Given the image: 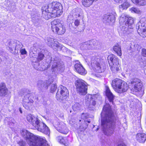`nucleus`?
I'll return each instance as SVG.
<instances>
[{
  "instance_id": "obj_1",
  "label": "nucleus",
  "mask_w": 146,
  "mask_h": 146,
  "mask_svg": "<svg viewBox=\"0 0 146 146\" xmlns=\"http://www.w3.org/2000/svg\"><path fill=\"white\" fill-rule=\"evenodd\" d=\"M101 115L102 130L105 135L110 136L114 132L116 118L109 104L104 106Z\"/></svg>"
},
{
  "instance_id": "obj_2",
  "label": "nucleus",
  "mask_w": 146,
  "mask_h": 146,
  "mask_svg": "<svg viewBox=\"0 0 146 146\" xmlns=\"http://www.w3.org/2000/svg\"><path fill=\"white\" fill-rule=\"evenodd\" d=\"M21 133L30 146H47L44 137L35 136L25 129L23 130Z\"/></svg>"
},
{
  "instance_id": "obj_3",
  "label": "nucleus",
  "mask_w": 146,
  "mask_h": 146,
  "mask_svg": "<svg viewBox=\"0 0 146 146\" xmlns=\"http://www.w3.org/2000/svg\"><path fill=\"white\" fill-rule=\"evenodd\" d=\"M111 85L114 90L120 94L127 92L129 88L127 83L117 78L113 80Z\"/></svg>"
},
{
  "instance_id": "obj_4",
  "label": "nucleus",
  "mask_w": 146,
  "mask_h": 146,
  "mask_svg": "<svg viewBox=\"0 0 146 146\" xmlns=\"http://www.w3.org/2000/svg\"><path fill=\"white\" fill-rule=\"evenodd\" d=\"M48 11L51 12L54 17H59L62 13L61 4L57 2H53L46 5Z\"/></svg>"
},
{
  "instance_id": "obj_5",
  "label": "nucleus",
  "mask_w": 146,
  "mask_h": 146,
  "mask_svg": "<svg viewBox=\"0 0 146 146\" xmlns=\"http://www.w3.org/2000/svg\"><path fill=\"white\" fill-rule=\"evenodd\" d=\"M108 58L111 71L114 73H117L120 68L118 59L113 54L109 55Z\"/></svg>"
},
{
  "instance_id": "obj_6",
  "label": "nucleus",
  "mask_w": 146,
  "mask_h": 146,
  "mask_svg": "<svg viewBox=\"0 0 146 146\" xmlns=\"http://www.w3.org/2000/svg\"><path fill=\"white\" fill-rule=\"evenodd\" d=\"M6 46L7 48H8L10 52L14 54H17L19 50H20L23 47L22 43L16 40H11L8 41Z\"/></svg>"
},
{
  "instance_id": "obj_7",
  "label": "nucleus",
  "mask_w": 146,
  "mask_h": 146,
  "mask_svg": "<svg viewBox=\"0 0 146 146\" xmlns=\"http://www.w3.org/2000/svg\"><path fill=\"white\" fill-rule=\"evenodd\" d=\"M77 92L81 95H85L87 93L88 88L86 83L82 79L77 80L75 82Z\"/></svg>"
},
{
  "instance_id": "obj_8",
  "label": "nucleus",
  "mask_w": 146,
  "mask_h": 146,
  "mask_svg": "<svg viewBox=\"0 0 146 146\" xmlns=\"http://www.w3.org/2000/svg\"><path fill=\"white\" fill-rule=\"evenodd\" d=\"M68 95V92L66 88L61 85L58 89L56 93V98L57 100H62L65 99Z\"/></svg>"
},
{
  "instance_id": "obj_9",
  "label": "nucleus",
  "mask_w": 146,
  "mask_h": 146,
  "mask_svg": "<svg viewBox=\"0 0 146 146\" xmlns=\"http://www.w3.org/2000/svg\"><path fill=\"white\" fill-rule=\"evenodd\" d=\"M129 86L132 91L137 92L141 90L143 84L140 80L135 78L131 81Z\"/></svg>"
},
{
  "instance_id": "obj_10",
  "label": "nucleus",
  "mask_w": 146,
  "mask_h": 146,
  "mask_svg": "<svg viewBox=\"0 0 146 146\" xmlns=\"http://www.w3.org/2000/svg\"><path fill=\"white\" fill-rule=\"evenodd\" d=\"M35 128L38 131L44 134L48 135L50 131L48 127L46 125L41 121H40L35 127Z\"/></svg>"
},
{
  "instance_id": "obj_11",
  "label": "nucleus",
  "mask_w": 146,
  "mask_h": 146,
  "mask_svg": "<svg viewBox=\"0 0 146 146\" xmlns=\"http://www.w3.org/2000/svg\"><path fill=\"white\" fill-rule=\"evenodd\" d=\"M30 94L27 93L24 96L23 100V107L26 109L28 110L33 105V100L30 98Z\"/></svg>"
},
{
  "instance_id": "obj_12",
  "label": "nucleus",
  "mask_w": 146,
  "mask_h": 146,
  "mask_svg": "<svg viewBox=\"0 0 146 146\" xmlns=\"http://www.w3.org/2000/svg\"><path fill=\"white\" fill-rule=\"evenodd\" d=\"M55 127L57 130L60 133L66 134L68 132L66 124L62 121L57 122L55 125Z\"/></svg>"
},
{
  "instance_id": "obj_13",
  "label": "nucleus",
  "mask_w": 146,
  "mask_h": 146,
  "mask_svg": "<svg viewBox=\"0 0 146 146\" xmlns=\"http://www.w3.org/2000/svg\"><path fill=\"white\" fill-rule=\"evenodd\" d=\"M52 64L51 67V70L52 72H56L63 70L64 67L63 63L62 62H58L55 60L52 62Z\"/></svg>"
},
{
  "instance_id": "obj_14",
  "label": "nucleus",
  "mask_w": 146,
  "mask_h": 146,
  "mask_svg": "<svg viewBox=\"0 0 146 146\" xmlns=\"http://www.w3.org/2000/svg\"><path fill=\"white\" fill-rule=\"evenodd\" d=\"M27 121L35 127L40 121L38 116L31 114H29L27 115Z\"/></svg>"
},
{
  "instance_id": "obj_15",
  "label": "nucleus",
  "mask_w": 146,
  "mask_h": 146,
  "mask_svg": "<svg viewBox=\"0 0 146 146\" xmlns=\"http://www.w3.org/2000/svg\"><path fill=\"white\" fill-rule=\"evenodd\" d=\"M100 59L96 57H93L91 59L92 65L98 71V72H102L101 70L102 67L100 63Z\"/></svg>"
},
{
  "instance_id": "obj_16",
  "label": "nucleus",
  "mask_w": 146,
  "mask_h": 146,
  "mask_svg": "<svg viewBox=\"0 0 146 146\" xmlns=\"http://www.w3.org/2000/svg\"><path fill=\"white\" fill-rule=\"evenodd\" d=\"M136 29L140 36L143 38L146 37V28L144 27V24L139 22L137 25Z\"/></svg>"
},
{
  "instance_id": "obj_17",
  "label": "nucleus",
  "mask_w": 146,
  "mask_h": 146,
  "mask_svg": "<svg viewBox=\"0 0 146 146\" xmlns=\"http://www.w3.org/2000/svg\"><path fill=\"white\" fill-rule=\"evenodd\" d=\"M42 17L45 19L48 20L52 17H54L51 12L48 11L46 6H44L42 8Z\"/></svg>"
},
{
  "instance_id": "obj_18",
  "label": "nucleus",
  "mask_w": 146,
  "mask_h": 146,
  "mask_svg": "<svg viewBox=\"0 0 146 146\" xmlns=\"http://www.w3.org/2000/svg\"><path fill=\"white\" fill-rule=\"evenodd\" d=\"M92 98V96L91 95H87L86 96L87 100L86 102L87 105L90 110H94L96 104V102Z\"/></svg>"
},
{
  "instance_id": "obj_19",
  "label": "nucleus",
  "mask_w": 146,
  "mask_h": 146,
  "mask_svg": "<svg viewBox=\"0 0 146 146\" xmlns=\"http://www.w3.org/2000/svg\"><path fill=\"white\" fill-rule=\"evenodd\" d=\"M131 26L129 27H125L124 26H121L119 29V34L121 35H125L129 34L131 33L133 31V29Z\"/></svg>"
},
{
  "instance_id": "obj_20",
  "label": "nucleus",
  "mask_w": 146,
  "mask_h": 146,
  "mask_svg": "<svg viewBox=\"0 0 146 146\" xmlns=\"http://www.w3.org/2000/svg\"><path fill=\"white\" fill-rule=\"evenodd\" d=\"M74 67L76 71L79 74L82 75H84L87 73L86 70L80 63H76Z\"/></svg>"
},
{
  "instance_id": "obj_21",
  "label": "nucleus",
  "mask_w": 146,
  "mask_h": 146,
  "mask_svg": "<svg viewBox=\"0 0 146 146\" xmlns=\"http://www.w3.org/2000/svg\"><path fill=\"white\" fill-rule=\"evenodd\" d=\"M116 13H111L109 15H106L104 16V19L106 22L110 23L111 22L113 23L115 20Z\"/></svg>"
},
{
  "instance_id": "obj_22",
  "label": "nucleus",
  "mask_w": 146,
  "mask_h": 146,
  "mask_svg": "<svg viewBox=\"0 0 146 146\" xmlns=\"http://www.w3.org/2000/svg\"><path fill=\"white\" fill-rule=\"evenodd\" d=\"M51 83L50 82L49 83L48 81L45 82L42 80H39L37 84V86L38 88L40 90L46 89L48 88V86Z\"/></svg>"
},
{
  "instance_id": "obj_23",
  "label": "nucleus",
  "mask_w": 146,
  "mask_h": 146,
  "mask_svg": "<svg viewBox=\"0 0 146 146\" xmlns=\"http://www.w3.org/2000/svg\"><path fill=\"white\" fill-rule=\"evenodd\" d=\"M136 137L137 140L140 143H144L146 140V134L144 133H137Z\"/></svg>"
},
{
  "instance_id": "obj_24",
  "label": "nucleus",
  "mask_w": 146,
  "mask_h": 146,
  "mask_svg": "<svg viewBox=\"0 0 146 146\" xmlns=\"http://www.w3.org/2000/svg\"><path fill=\"white\" fill-rule=\"evenodd\" d=\"M106 94L110 102H113L114 96L112 93L109 87L108 86L106 87Z\"/></svg>"
},
{
  "instance_id": "obj_25",
  "label": "nucleus",
  "mask_w": 146,
  "mask_h": 146,
  "mask_svg": "<svg viewBox=\"0 0 146 146\" xmlns=\"http://www.w3.org/2000/svg\"><path fill=\"white\" fill-rule=\"evenodd\" d=\"M106 94L110 102H113L114 96L112 93L109 87L108 86L106 87Z\"/></svg>"
},
{
  "instance_id": "obj_26",
  "label": "nucleus",
  "mask_w": 146,
  "mask_h": 146,
  "mask_svg": "<svg viewBox=\"0 0 146 146\" xmlns=\"http://www.w3.org/2000/svg\"><path fill=\"white\" fill-rule=\"evenodd\" d=\"M7 92V89L5 83H2L0 84V96L5 95Z\"/></svg>"
},
{
  "instance_id": "obj_27",
  "label": "nucleus",
  "mask_w": 146,
  "mask_h": 146,
  "mask_svg": "<svg viewBox=\"0 0 146 146\" xmlns=\"http://www.w3.org/2000/svg\"><path fill=\"white\" fill-rule=\"evenodd\" d=\"M52 31L55 33L58 34V35H62L63 34L65 31V29L63 27L62 24V26H58L56 28V30H53Z\"/></svg>"
},
{
  "instance_id": "obj_28",
  "label": "nucleus",
  "mask_w": 146,
  "mask_h": 146,
  "mask_svg": "<svg viewBox=\"0 0 146 146\" xmlns=\"http://www.w3.org/2000/svg\"><path fill=\"white\" fill-rule=\"evenodd\" d=\"M98 0H82V5L86 7H88L92 5L94 2H96Z\"/></svg>"
},
{
  "instance_id": "obj_29",
  "label": "nucleus",
  "mask_w": 146,
  "mask_h": 146,
  "mask_svg": "<svg viewBox=\"0 0 146 146\" xmlns=\"http://www.w3.org/2000/svg\"><path fill=\"white\" fill-rule=\"evenodd\" d=\"M97 42V41H96L95 40H91L89 41H88L86 43H84L83 44H82L81 46V48H82V47H84V49H87L88 48L87 47V45H96V43Z\"/></svg>"
},
{
  "instance_id": "obj_30",
  "label": "nucleus",
  "mask_w": 146,
  "mask_h": 146,
  "mask_svg": "<svg viewBox=\"0 0 146 146\" xmlns=\"http://www.w3.org/2000/svg\"><path fill=\"white\" fill-rule=\"evenodd\" d=\"M52 25V31L55 29L58 26H61L62 24L60 23L59 20H55L53 21L51 23Z\"/></svg>"
},
{
  "instance_id": "obj_31",
  "label": "nucleus",
  "mask_w": 146,
  "mask_h": 146,
  "mask_svg": "<svg viewBox=\"0 0 146 146\" xmlns=\"http://www.w3.org/2000/svg\"><path fill=\"white\" fill-rule=\"evenodd\" d=\"M113 50L119 56L122 55L121 51L120 46L118 44H116L113 47Z\"/></svg>"
},
{
  "instance_id": "obj_32",
  "label": "nucleus",
  "mask_w": 146,
  "mask_h": 146,
  "mask_svg": "<svg viewBox=\"0 0 146 146\" xmlns=\"http://www.w3.org/2000/svg\"><path fill=\"white\" fill-rule=\"evenodd\" d=\"M132 2L135 4L138 5L140 6H144L146 5V0H131Z\"/></svg>"
},
{
  "instance_id": "obj_33",
  "label": "nucleus",
  "mask_w": 146,
  "mask_h": 146,
  "mask_svg": "<svg viewBox=\"0 0 146 146\" xmlns=\"http://www.w3.org/2000/svg\"><path fill=\"white\" fill-rule=\"evenodd\" d=\"M130 6V4L127 1H125L122 4L119 6V9L122 10L126 9Z\"/></svg>"
},
{
  "instance_id": "obj_34",
  "label": "nucleus",
  "mask_w": 146,
  "mask_h": 146,
  "mask_svg": "<svg viewBox=\"0 0 146 146\" xmlns=\"http://www.w3.org/2000/svg\"><path fill=\"white\" fill-rule=\"evenodd\" d=\"M133 23V19L131 17H128L127 21L125 24L126 26L129 27V25H131Z\"/></svg>"
},
{
  "instance_id": "obj_35",
  "label": "nucleus",
  "mask_w": 146,
  "mask_h": 146,
  "mask_svg": "<svg viewBox=\"0 0 146 146\" xmlns=\"http://www.w3.org/2000/svg\"><path fill=\"white\" fill-rule=\"evenodd\" d=\"M128 16L125 14H122L119 19V23H123L125 21L127 20Z\"/></svg>"
},
{
  "instance_id": "obj_36",
  "label": "nucleus",
  "mask_w": 146,
  "mask_h": 146,
  "mask_svg": "<svg viewBox=\"0 0 146 146\" xmlns=\"http://www.w3.org/2000/svg\"><path fill=\"white\" fill-rule=\"evenodd\" d=\"M37 48L36 47L33 46V47L31 48V50L30 53V56L31 57H33V56L31 54L32 53L33 54H35L36 52H37Z\"/></svg>"
},
{
  "instance_id": "obj_37",
  "label": "nucleus",
  "mask_w": 146,
  "mask_h": 146,
  "mask_svg": "<svg viewBox=\"0 0 146 146\" xmlns=\"http://www.w3.org/2000/svg\"><path fill=\"white\" fill-rule=\"evenodd\" d=\"M66 138L63 137L61 136H59L56 137V139L60 143L64 144L65 143Z\"/></svg>"
},
{
  "instance_id": "obj_38",
  "label": "nucleus",
  "mask_w": 146,
  "mask_h": 146,
  "mask_svg": "<svg viewBox=\"0 0 146 146\" xmlns=\"http://www.w3.org/2000/svg\"><path fill=\"white\" fill-rule=\"evenodd\" d=\"M81 107V105L78 103H76L72 106V108L74 111H76L80 110Z\"/></svg>"
},
{
  "instance_id": "obj_39",
  "label": "nucleus",
  "mask_w": 146,
  "mask_h": 146,
  "mask_svg": "<svg viewBox=\"0 0 146 146\" xmlns=\"http://www.w3.org/2000/svg\"><path fill=\"white\" fill-rule=\"evenodd\" d=\"M7 120L8 121V124L10 125H13L15 122V121L14 119L12 117L7 118Z\"/></svg>"
},
{
  "instance_id": "obj_40",
  "label": "nucleus",
  "mask_w": 146,
  "mask_h": 146,
  "mask_svg": "<svg viewBox=\"0 0 146 146\" xmlns=\"http://www.w3.org/2000/svg\"><path fill=\"white\" fill-rule=\"evenodd\" d=\"M130 11L132 13H141L139 9L135 7H132L130 9Z\"/></svg>"
},
{
  "instance_id": "obj_41",
  "label": "nucleus",
  "mask_w": 146,
  "mask_h": 146,
  "mask_svg": "<svg viewBox=\"0 0 146 146\" xmlns=\"http://www.w3.org/2000/svg\"><path fill=\"white\" fill-rule=\"evenodd\" d=\"M55 39H54L50 38H48L47 39V44H48L49 45V46H53L52 45V43H53V42H54V40Z\"/></svg>"
},
{
  "instance_id": "obj_42",
  "label": "nucleus",
  "mask_w": 146,
  "mask_h": 146,
  "mask_svg": "<svg viewBox=\"0 0 146 146\" xmlns=\"http://www.w3.org/2000/svg\"><path fill=\"white\" fill-rule=\"evenodd\" d=\"M44 55L41 52H40L38 54V57L37 58V60L38 61H40L42 60L44 57Z\"/></svg>"
},
{
  "instance_id": "obj_43",
  "label": "nucleus",
  "mask_w": 146,
  "mask_h": 146,
  "mask_svg": "<svg viewBox=\"0 0 146 146\" xmlns=\"http://www.w3.org/2000/svg\"><path fill=\"white\" fill-rule=\"evenodd\" d=\"M52 45L53 46H51L50 47L54 48H58L60 46L59 43L56 40H55L54 41L53 43H52Z\"/></svg>"
},
{
  "instance_id": "obj_44",
  "label": "nucleus",
  "mask_w": 146,
  "mask_h": 146,
  "mask_svg": "<svg viewBox=\"0 0 146 146\" xmlns=\"http://www.w3.org/2000/svg\"><path fill=\"white\" fill-rule=\"evenodd\" d=\"M78 11V12L76 13V14H75L76 16L78 17H80L82 16L83 12L82 10L80 9H79Z\"/></svg>"
},
{
  "instance_id": "obj_45",
  "label": "nucleus",
  "mask_w": 146,
  "mask_h": 146,
  "mask_svg": "<svg viewBox=\"0 0 146 146\" xmlns=\"http://www.w3.org/2000/svg\"><path fill=\"white\" fill-rule=\"evenodd\" d=\"M56 85L55 84H52L50 89V92L52 93L54 92L56 90Z\"/></svg>"
},
{
  "instance_id": "obj_46",
  "label": "nucleus",
  "mask_w": 146,
  "mask_h": 146,
  "mask_svg": "<svg viewBox=\"0 0 146 146\" xmlns=\"http://www.w3.org/2000/svg\"><path fill=\"white\" fill-rule=\"evenodd\" d=\"M21 54L22 55L27 54V52L25 48H21L20 50Z\"/></svg>"
},
{
  "instance_id": "obj_47",
  "label": "nucleus",
  "mask_w": 146,
  "mask_h": 146,
  "mask_svg": "<svg viewBox=\"0 0 146 146\" xmlns=\"http://www.w3.org/2000/svg\"><path fill=\"white\" fill-rule=\"evenodd\" d=\"M142 54L144 56L146 57V49L143 48L142 50Z\"/></svg>"
},
{
  "instance_id": "obj_48",
  "label": "nucleus",
  "mask_w": 146,
  "mask_h": 146,
  "mask_svg": "<svg viewBox=\"0 0 146 146\" xmlns=\"http://www.w3.org/2000/svg\"><path fill=\"white\" fill-rule=\"evenodd\" d=\"M18 143L21 146H24L25 144V143L22 140L20 141Z\"/></svg>"
},
{
  "instance_id": "obj_49",
  "label": "nucleus",
  "mask_w": 146,
  "mask_h": 146,
  "mask_svg": "<svg viewBox=\"0 0 146 146\" xmlns=\"http://www.w3.org/2000/svg\"><path fill=\"white\" fill-rule=\"evenodd\" d=\"M21 91L22 92V93H23L24 94H25L28 93L29 90L27 89L24 88L21 90Z\"/></svg>"
},
{
  "instance_id": "obj_50",
  "label": "nucleus",
  "mask_w": 146,
  "mask_h": 146,
  "mask_svg": "<svg viewBox=\"0 0 146 146\" xmlns=\"http://www.w3.org/2000/svg\"><path fill=\"white\" fill-rule=\"evenodd\" d=\"M74 23L76 26H78L79 25L80 21L78 20H76L75 21Z\"/></svg>"
},
{
  "instance_id": "obj_51",
  "label": "nucleus",
  "mask_w": 146,
  "mask_h": 146,
  "mask_svg": "<svg viewBox=\"0 0 146 146\" xmlns=\"http://www.w3.org/2000/svg\"><path fill=\"white\" fill-rule=\"evenodd\" d=\"M82 118H84V117L85 118H88V115L87 114H86V113H83L82 114Z\"/></svg>"
},
{
  "instance_id": "obj_52",
  "label": "nucleus",
  "mask_w": 146,
  "mask_h": 146,
  "mask_svg": "<svg viewBox=\"0 0 146 146\" xmlns=\"http://www.w3.org/2000/svg\"><path fill=\"white\" fill-rule=\"evenodd\" d=\"M123 0H113L116 3H120L122 2Z\"/></svg>"
},
{
  "instance_id": "obj_53",
  "label": "nucleus",
  "mask_w": 146,
  "mask_h": 146,
  "mask_svg": "<svg viewBox=\"0 0 146 146\" xmlns=\"http://www.w3.org/2000/svg\"><path fill=\"white\" fill-rule=\"evenodd\" d=\"M143 63L144 64V66L143 67L144 68L145 66H146V61H145L143 62Z\"/></svg>"
},
{
  "instance_id": "obj_54",
  "label": "nucleus",
  "mask_w": 146,
  "mask_h": 146,
  "mask_svg": "<svg viewBox=\"0 0 146 146\" xmlns=\"http://www.w3.org/2000/svg\"><path fill=\"white\" fill-rule=\"evenodd\" d=\"M118 146H126L125 144H120L118 145Z\"/></svg>"
},
{
  "instance_id": "obj_55",
  "label": "nucleus",
  "mask_w": 146,
  "mask_h": 146,
  "mask_svg": "<svg viewBox=\"0 0 146 146\" xmlns=\"http://www.w3.org/2000/svg\"><path fill=\"white\" fill-rule=\"evenodd\" d=\"M35 69H36L37 70H42V69H41V68H40V69L39 68H36L35 67H34Z\"/></svg>"
},
{
  "instance_id": "obj_56",
  "label": "nucleus",
  "mask_w": 146,
  "mask_h": 146,
  "mask_svg": "<svg viewBox=\"0 0 146 146\" xmlns=\"http://www.w3.org/2000/svg\"><path fill=\"white\" fill-rule=\"evenodd\" d=\"M19 111H20V112L21 113H22V110H21L20 108L19 109Z\"/></svg>"
},
{
  "instance_id": "obj_57",
  "label": "nucleus",
  "mask_w": 146,
  "mask_h": 146,
  "mask_svg": "<svg viewBox=\"0 0 146 146\" xmlns=\"http://www.w3.org/2000/svg\"><path fill=\"white\" fill-rule=\"evenodd\" d=\"M2 60L1 59V58L0 57V64H1L2 62Z\"/></svg>"
},
{
  "instance_id": "obj_58",
  "label": "nucleus",
  "mask_w": 146,
  "mask_h": 146,
  "mask_svg": "<svg viewBox=\"0 0 146 146\" xmlns=\"http://www.w3.org/2000/svg\"><path fill=\"white\" fill-rule=\"evenodd\" d=\"M76 10L77 11V9H75V11H76Z\"/></svg>"
},
{
  "instance_id": "obj_59",
  "label": "nucleus",
  "mask_w": 146,
  "mask_h": 146,
  "mask_svg": "<svg viewBox=\"0 0 146 146\" xmlns=\"http://www.w3.org/2000/svg\"><path fill=\"white\" fill-rule=\"evenodd\" d=\"M88 123H90V121H88Z\"/></svg>"
},
{
  "instance_id": "obj_60",
  "label": "nucleus",
  "mask_w": 146,
  "mask_h": 146,
  "mask_svg": "<svg viewBox=\"0 0 146 146\" xmlns=\"http://www.w3.org/2000/svg\"><path fill=\"white\" fill-rule=\"evenodd\" d=\"M98 128H97V130H98Z\"/></svg>"
}]
</instances>
